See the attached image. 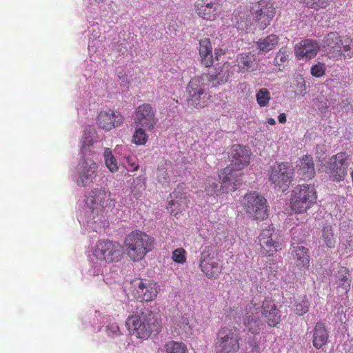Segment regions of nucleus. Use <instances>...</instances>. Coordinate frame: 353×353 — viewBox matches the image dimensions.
Returning a JSON list of instances; mask_svg holds the SVG:
<instances>
[{
	"label": "nucleus",
	"mask_w": 353,
	"mask_h": 353,
	"mask_svg": "<svg viewBox=\"0 0 353 353\" xmlns=\"http://www.w3.org/2000/svg\"><path fill=\"white\" fill-rule=\"evenodd\" d=\"M86 205L96 214L103 213L105 210L112 209L115 205V201L111 198L110 192L105 188H95L88 192L85 201Z\"/></svg>",
	"instance_id": "11"
},
{
	"label": "nucleus",
	"mask_w": 353,
	"mask_h": 353,
	"mask_svg": "<svg viewBox=\"0 0 353 353\" xmlns=\"http://www.w3.org/2000/svg\"><path fill=\"white\" fill-rule=\"evenodd\" d=\"M146 188V177L143 175L134 178L130 185L131 193L135 198L141 196L142 192Z\"/></svg>",
	"instance_id": "31"
},
{
	"label": "nucleus",
	"mask_w": 353,
	"mask_h": 353,
	"mask_svg": "<svg viewBox=\"0 0 353 353\" xmlns=\"http://www.w3.org/2000/svg\"><path fill=\"white\" fill-rule=\"evenodd\" d=\"M256 99L260 107H265L270 101V93L267 88L259 89L256 94Z\"/></svg>",
	"instance_id": "41"
},
{
	"label": "nucleus",
	"mask_w": 353,
	"mask_h": 353,
	"mask_svg": "<svg viewBox=\"0 0 353 353\" xmlns=\"http://www.w3.org/2000/svg\"><path fill=\"white\" fill-rule=\"evenodd\" d=\"M125 325L130 334L138 339H147L152 333H159L161 329V319L158 314L144 308L140 312L129 316Z\"/></svg>",
	"instance_id": "4"
},
{
	"label": "nucleus",
	"mask_w": 353,
	"mask_h": 353,
	"mask_svg": "<svg viewBox=\"0 0 353 353\" xmlns=\"http://www.w3.org/2000/svg\"><path fill=\"white\" fill-rule=\"evenodd\" d=\"M350 161V156L345 152L333 155L326 167V172L330 179L336 182L343 181L347 175Z\"/></svg>",
	"instance_id": "13"
},
{
	"label": "nucleus",
	"mask_w": 353,
	"mask_h": 353,
	"mask_svg": "<svg viewBox=\"0 0 353 353\" xmlns=\"http://www.w3.org/2000/svg\"><path fill=\"white\" fill-rule=\"evenodd\" d=\"M248 14L245 7H240L233 14L238 25L244 24L245 27L255 25L260 30L265 29L276 14L273 3L270 0H261L252 3Z\"/></svg>",
	"instance_id": "2"
},
{
	"label": "nucleus",
	"mask_w": 353,
	"mask_h": 353,
	"mask_svg": "<svg viewBox=\"0 0 353 353\" xmlns=\"http://www.w3.org/2000/svg\"><path fill=\"white\" fill-rule=\"evenodd\" d=\"M201 63L206 68H210L213 64V55L212 51L205 52L203 53H199Z\"/></svg>",
	"instance_id": "46"
},
{
	"label": "nucleus",
	"mask_w": 353,
	"mask_h": 353,
	"mask_svg": "<svg viewBox=\"0 0 353 353\" xmlns=\"http://www.w3.org/2000/svg\"><path fill=\"white\" fill-rule=\"evenodd\" d=\"M310 302L305 294L298 297L294 303V312L299 316H303L309 311Z\"/></svg>",
	"instance_id": "33"
},
{
	"label": "nucleus",
	"mask_w": 353,
	"mask_h": 353,
	"mask_svg": "<svg viewBox=\"0 0 353 353\" xmlns=\"http://www.w3.org/2000/svg\"><path fill=\"white\" fill-rule=\"evenodd\" d=\"M225 54V51L221 48H215L214 55L216 60H219V57Z\"/></svg>",
	"instance_id": "52"
},
{
	"label": "nucleus",
	"mask_w": 353,
	"mask_h": 353,
	"mask_svg": "<svg viewBox=\"0 0 353 353\" xmlns=\"http://www.w3.org/2000/svg\"><path fill=\"white\" fill-rule=\"evenodd\" d=\"M199 53L212 51L211 41L208 38H204L199 41Z\"/></svg>",
	"instance_id": "47"
},
{
	"label": "nucleus",
	"mask_w": 353,
	"mask_h": 353,
	"mask_svg": "<svg viewBox=\"0 0 353 353\" xmlns=\"http://www.w3.org/2000/svg\"><path fill=\"white\" fill-rule=\"evenodd\" d=\"M319 49L320 46L316 41L304 39L296 45L294 52L299 59H310L316 57Z\"/></svg>",
	"instance_id": "23"
},
{
	"label": "nucleus",
	"mask_w": 353,
	"mask_h": 353,
	"mask_svg": "<svg viewBox=\"0 0 353 353\" xmlns=\"http://www.w3.org/2000/svg\"><path fill=\"white\" fill-rule=\"evenodd\" d=\"M322 239L324 244L330 248L336 245V239L331 225H325L322 229Z\"/></svg>",
	"instance_id": "38"
},
{
	"label": "nucleus",
	"mask_w": 353,
	"mask_h": 353,
	"mask_svg": "<svg viewBox=\"0 0 353 353\" xmlns=\"http://www.w3.org/2000/svg\"><path fill=\"white\" fill-rule=\"evenodd\" d=\"M232 164L222 170L223 187L226 190H236L241 184V170L250 163V150L239 144L233 145L230 149Z\"/></svg>",
	"instance_id": "3"
},
{
	"label": "nucleus",
	"mask_w": 353,
	"mask_h": 353,
	"mask_svg": "<svg viewBox=\"0 0 353 353\" xmlns=\"http://www.w3.org/2000/svg\"><path fill=\"white\" fill-rule=\"evenodd\" d=\"M106 332L110 337H117L121 334L120 328L116 323H112L107 325Z\"/></svg>",
	"instance_id": "48"
},
{
	"label": "nucleus",
	"mask_w": 353,
	"mask_h": 353,
	"mask_svg": "<svg viewBox=\"0 0 353 353\" xmlns=\"http://www.w3.org/2000/svg\"><path fill=\"white\" fill-rule=\"evenodd\" d=\"M353 243V239L352 236H350L348 239H346L344 241H342L340 244V247L342 248L345 252V253H348L351 250L352 244Z\"/></svg>",
	"instance_id": "49"
},
{
	"label": "nucleus",
	"mask_w": 353,
	"mask_h": 353,
	"mask_svg": "<svg viewBox=\"0 0 353 353\" xmlns=\"http://www.w3.org/2000/svg\"><path fill=\"white\" fill-rule=\"evenodd\" d=\"M222 170L219 174V177L221 180V186L219 188L218 184L214 181V179H208V183L206 185L207 189L210 191L213 192L216 196L221 195L223 194H227L230 192H234V190H226L225 188H223V177Z\"/></svg>",
	"instance_id": "36"
},
{
	"label": "nucleus",
	"mask_w": 353,
	"mask_h": 353,
	"mask_svg": "<svg viewBox=\"0 0 353 353\" xmlns=\"http://www.w3.org/2000/svg\"><path fill=\"white\" fill-rule=\"evenodd\" d=\"M269 180L275 187L287 189L294 177V170L288 162L276 163L269 170Z\"/></svg>",
	"instance_id": "14"
},
{
	"label": "nucleus",
	"mask_w": 353,
	"mask_h": 353,
	"mask_svg": "<svg viewBox=\"0 0 353 353\" xmlns=\"http://www.w3.org/2000/svg\"><path fill=\"white\" fill-rule=\"evenodd\" d=\"M261 254L272 256L281 249V243L274 228L268 227L262 230L259 237Z\"/></svg>",
	"instance_id": "17"
},
{
	"label": "nucleus",
	"mask_w": 353,
	"mask_h": 353,
	"mask_svg": "<svg viewBox=\"0 0 353 353\" xmlns=\"http://www.w3.org/2000/svg\"><path fill=\"white\" fill-rule=\"evenodd\" d=\"M158 121L156 110L150 103H144L135 108L134 123L136 126L144 127L150 131L155 128Z\"/></svg>",
	"instance_id": "16"
},
{
	"label": "nucleus",
	"mask_w": 353,
	"mask_h": 353,
	"mask_svg": "<svg viewBox=\"0 0 353 353\" xmlns=\"http://www.w3.org/2000/svg\"><path fill=\"white\" fill-rule=\"evenodd\" d=\"M86 132H84V136L83 137V142H82V148L81 150L84 149L85 147H90L93 145V140L91 137H85Z\"/></svg>",
	"instance_id": "51"
},
{
	"label": "nucleus",
	"mask_w": 353,
	"mask_h": 353,
	"mask_svg": "<svg viewBox=\"0 0 353 353\" xmlns=\"http://www.w3.org/2000/svg\"><path fill=\"white\" fill-rule=\"evenodd\" d=\"M291 254L298 270L305 271L309 269L310 256L308 248L303 245L293 246Z\"/></svg>",
	"instance_id": "24"
},
{
	"label": "nucleus",
	"mask_w": 353,
	"mask_h": 353,
	"mask_svg": "<svg viewBox=\"0 0 353 353\" xmlns=\"http://www.w3.org/2000/svg\"><path fill=\"white\" fill-rule=\"evenodd\" d=\"M241 340L240 330L234 325H224L217 332L214 343L216 353H237Z\"/></svg>",
	"instance_id": "6"
},
{
	"label": "nucleus",
	"mask_w": 353,
	"mask_h": 353,
	"mask_svg": "<svg viewBox=\"0 0 353 353\" xmlns=\"http://www.w3.org/2000/svg\"><path fill=\"white\" fill-rule=\"evenodd\" d=\"M342 45L341 37L336 32H331L327 34L322 41L323 50L330 57L336 59H339L341 46Z\"/></svg>",
	"instance_id": "22"
},
{
	"label": "nucleus",
	"mask_w": 353,
	"mask_h": 353,
	"mask_svg": "<svg viewBox=\"0 0 353 353\" xmlns=\"http://www.w3.org/2000/svg\"><path fill=\"white\" fill-rule=\"evenodd\" d=\"M123 121V116L119 112L111 109L101 110L97 118L99 127L105 131L121 126Z\"/></svg>",
	"instance_id": "20"
},
{
	"label": "nucleus",
	"mask_w": 353,
	"mask_h": 353,
	"mask_svg": "<svg viewBox=\"0 0 353 353\" xmlns=\"http://www.w3.org/2000/svg\"><path fill=\"white\" fill-rule=\"evenodd\" d=\"M242 204L245 212L255 220H264L268 216L267 201L256 192L246 194Z\"/></svg>",
	"instance_id": "12"
},
{
	"label": "nucleus",
	"mask_w": 353,
	"mask_h": 353,
	"mask_svg": "<svg viewBox=\"0 0 353 353\" xmlns=\"http://www.w3.org/2000/svg\"><path fill=\"white\" fill-rule=\"evenodd\" d=\"M279 43V37L274 34L261 38L256 42V48L263 53L272 50Z\"/></svg>",
	"instance_id": "29"
},
{
	"label": "nucleus",
	"mask_w": 353,
	"mask_h": 353,
	"mask_svg": "<svg viewBox=\"0 0 353 353\" xmlns=\"http://www.w3.org/2000/svg\"><path fill=\"white\" fill-rule=\"evenodd\" d=\"M289 52L286 48H281L276 53L274 62L276 65L281 66L288 61Z\"/></svg>",
	"instance_id": "44"
},
{
	"label": "nucleus",
	"mask_w": 353,
	"mask_h": 353,
	"mask_svg": "<svg viewBox=\"0 0 353 353\" xmlns=\"http://www.w3.org/2000/svg\"><path fill=\"white\" fill-rule=\"evenodd\" d=\"M267 123L271 125H274L276 124V121H275L274 119H273V118L268 119Z\"/></svg>",
	"instance_id": "54"
},
{
	"label": "nucleus",
	"mask_w": 353,
	"mask_h": 353,
	"mask_svg": "<svg viewBox=\"0 0 353 353\" xmlns=\"http://www.w3.org/2000/svg\"><path fill=\"white\" fill-rule=\"evenodd\" d=\"M134 296L141 302L154 301L160 291V285L155 281L148 279H135L133 282Z\"/></svg>",
	"instance_id": "15"
},
{
	"label": "nucleus",
	"mask_w": 353,
	"mask_h": 353,
	"mask_svg": "<svg viewBox=\"0 0 353 353\" xmlns=\"http://www.w3.org/2000/svg\"><path fill=\"white\" fill-rule=\"evenodd\" d=\"M154 237L139 230L128 234L123 241L126 255L134 262L141 261L154 248Z\"/></svg>",
	"instance_id": "5"
},
{
	"label": "nucleus",
	"mask_w": 353,
	"mask_h": 353,
	"mask_svg": "<svg viewBox=\"0 0 353 353\" xmlns=\"http://www.w3.org/2000/svg\"><path fill=\"white\" fill-rule=\"evenodd\" d=\"M296 172L303 180L314 176L315 169L313 158L310 155H305L296 162Z\"/></svg>",
	"instance_id": "25"
},
{
	"label": "nucleus",
	"mask_w": 353,
	"mask_h": 353,
	"mask_svg": "<svg viewBox=\"0 0 353 353\" xmlns=\"http://www.w3.org/2000/svg\"><path fill=\"white\" fill-rule=\"evenodd\" d=\"M93 255L100 261L113 263L121 260L123 251L118 241L99 240L94 247Z\"/></svg>",
	"instance_id": "9"
},
{
	"label": "nucleus",
	"mask_w": 353,
	"mask_h": 353,
	"mask_svg": "<svg viewBox=\"0 0 353 353\" xmlns=\"http://www.w3.org/2000/svg\"><path fill=\"white\" fill-rule=\"evenodd\" d=\"M216 256V248L212 245L205 246L201 252L199 267L208 279H217L222 272Z\"/></svg>",
	"instance_id": "10"
},
{
	"label": "nucleus",
	"mask_w": 353,
	"mask_h": 353,
	"mask_svg": "<svg viewBox=\"0 0 353 353\" xmlns=\"http://www.w3.org/2000/svg\"><path fill=\"white\" fill-rule=\"evenodd\" d=\"M308 8L315 10L325 9L330 5L329 0H301Z\"/></svg>",
	"instance_id": "42"
},
{
	"label": "nucleus",
	"mask_w": 353,
	"mask_h": 353,
	"mask_svg": "<svg viewBox=\"0 0 353 353\" xmlns=\"http://www.w3.org/2000/svg\"><path fill=\"white\" fill-rule=\"evenodd\" d=\"M144 127L137 126L132 137V142L137 145H145L149 139V135L147 134Z\"/></svg>",
	"instance_id": "32"
},
{
	"label": "nucleus",
	"mask_w": 353,
	"mask_h": 353,
	"mask_svg": "<svg viewBox=\"0 0 353 353\" xmlns=\"http://www.w3.org/2000/svg\"><path fill=\"white\" fill-rule=\"evenodd\" d=\"M94 1L97 3H103V2L105 1L106 0H94Z\"/></svg>",
	"instance_id": "55"
},
{
	"label": "nucleus",
	"mask_w": 353,
	"mask_h": 353,
	"mask_svg": "<svg viewBox=\"0 0 353 353\" xmlns=\"http://www.w3.org/2000/svg\"><path fill=\"white\" fill-rule=\"evenodd\" d=\"M126 163L132 168V171H137L139 168V164L136 163L134 159L130 156L125 157Z\"/></svg>",
	"instance_id": "50"
},
{
	"label": "nucleus",
	"mask_w": 353,
	"mask_h": 353,
	"mask_svg": "<svg viewBox=\"0 0 353 353\" xmlns=\"http://www.w3.org/2000/svg\"><path fill=\"white\" fill-rule=\"evenodd\" d=\"M187 105L190 108L200 109L206 107L211 95L208 92V84L201 76L192 78L188 83Z\"/></svg>",
	"instance_id": "7"
},
{
	"label": "nucleus",
	"mask_w": 353,
	"mask_h": 353,
	"mask_svg": "<svg viewBox=\"0 0 353 353\" xmlns=\"http://www.w3.org/2000/svg\"><path fill=\"white\" fill-rule=\"evenodd\" d=\"M262 318L270 327H275L281 320V312L275 301L270 297H265L259 305L253 299L246 312L245 324L253 334L259 332L262 325Z\"/></svg>",
	"instance_id": "1"
},
{
	"label": "nucleus",
	"mask_w": 353,
	"mask_h": 353,
	"mask_svg": "<svg viewBox=\"0 0 353 353\" xmlns=\"http://www.w3.org/2000/svg\"><path fill=\"white\" fill-rule=\"evenodd\" d=\"M97 164L92 160H83L79 165L77 183L79 186H88L94 182L97 174Z\"/></svg>",
	"instance_id": "21"
},
{
	"label": "nucleus",
	"mask_w": 353,
	"mask_h": 353,
	"mask_svg": "<svg viewBox=\"0 0 353 353\" xmlns=\"http://www.w3.org/2000/svg\"><path fill=\"white\" fill-rule=\"evenodd\" d=\"M255 58L250 53H241L236 59L239 72L254 71Z\"/></svg>",
	"instance_id": "30"
},
{
	"label": "nucleus",
	"mask_w": 353,
	"mask_h": 353,
	"mask_svg": "<svg viewBox=\"0 0 353 353\" xmlns=\"http://www.w3.org/2000/svg\"><path fill=\"white\" fill-rule=\"evenodd\" d=\"M164 353H188L186 345L182 342L170 341L164 345Z\"/></svg>",
	"instance_id": "35"
},
{
	"label": "nucleus",
	"mask_w": 353,
	"mask_h": 353,
	"mask_svg": "<svg viewBox=\"0 0 353 353\" xmlns=\"http://www.w3.org/2000/svg\"><path fill=\"white\" fill-rule=\"evenodd\" d=\"M278 119H279V123H286V121H287L286 114L285 113H281L278 117Z\"/></svg>",
	"instance_id": "53"
},
{
	"label": "nucleus",
	"mask_w": 353,
	"mask_h": 353,
	"mask_svg": "<svg viewBox=\"0 0 353 353\" xmlns=\"http://www.w3.org/2000/svg\"><path fill=\"white\" fill-rule=\"evenodd\" d=\"M185 184L180 183L170 194L167 209L171 215L176 216L188 208V200L185 192Z\"/></svg>",
	"instance_id": "18"
},
{
	"label": "nucleus",
	"mask_w": 353,
	"mask_h": 353,
	"mask_svg": "<svg viewBox=\"0 0 353 353\" xmlns=\"http://www.w3.org/2000/svg\"><path fill=\"white\" fill-rule=\"evenodd\" d=\"M334 283L341 288L345 294L350 290L352 279L350 270L347 267H340L334 274Z\"/></svg>",
	"instance_id": "28"
},
{
	"label": "nucleus",
	"mask_w": 353,
	"mask_h": 353,
	"mask_svg": "<svg viewBox=\"0 0 353 353\" xmlns=\"http://www.w3.org/2000/svg\"><path fill=\"white\" fill-rule=\"evenodd\" d=\"M197 14L205 20L213 21L218 16L216 4L208 0H198L194 5Z\"/></svg>",
	"instance_id": "26"
},
{
	"label": "nucleus",
	"mask_w": 353,
	"mask_h": 353,
	"mask_svg": "<svg viewBox=\"0 0 353 353\" xmlns=\"http://www.w3.org/2000/svg\"><path fill=\"white\" fill-rule=\"evenodd\" d=\"M172 259L176 263L183 264L187 260V252L183 248H176L172 252Z\"/></svg>",
	"instance_id": "43"
},
{
	"label": "nucleus",
	"mask_w": 353,
	"mask_h": 353,
	"mask_svg": "<svg viewBox=\"0 0 353 353\" xmlns=\"http://www.w3.org/2000/svg\"><path fill=\"white\" fill-rule=\"evenodd\" d=\"M232 74L230 63L225 62L215 67L210 72L202 74L201 77H203L208 84L212 83V86L216 87L226 83Z\"/></svg>",
	"instance_id": "19"
},
{
	"label": "nucleus",
	"mask_w": 353,
	"mask_h": 353,
	"mask_svg": "<svg viewBox=\"0 0 353 353\" xmlns=\"http://www.w3.org/2000/svg\"><path fill=\"white\" fill-rule=\"evenodd\" d=\"M103 157L106 167L112 172H116L119 170L117 161L112 154L110 148H105L103 152Z\"/></svg>",
	"instance_id": "37"
},
{
	"label": "nucleus",
	"mask_w": 353,
	"mask_h": 353,
	"mask_svg": "<svg viewBox=\"0 0 353 353\" xmlns=\"http://www.w3.org/2000/svg\"><path fill=\"white\" fill-rule=\"evenodd\" d=\"M317 199L316 191L314 185L309 184L299 185L292 191L290 199L292 210L296 213L306 212Z\"/></svg>",
	"instance_id": "8"
},
{
	"label": "nucleus",
	"mask_w": 353,
	"mask_h": 353,
	"mask_svg": "<svg viewBox=\"0 0 353 353\" xmlns=\"http://www.w3.org/2000/svg\"><path fill=\"white\" fill-rule=\"evenodd\" d=\"M167 162L163 161L159 164L157 169V180L162 185H169L170 180L167 170Z\"/></svg>",
	"instance_id": "34"
},
{
	"label": "nucleus",
	"mask_w": 353,
	"mask_h": 353,
	"mask_svg": "<svg viewBox=\"0 0 353 353\" xmlns=\"http://www.w3.org/2000/svg\"><path fill=\"white\" fill-rule=\"evenodd\" d=\"M352 39H347L343 41V45L341 46L340 58L352 59L353 58V43Z\"/></svg>",
	"instance_id": "40"
},
{
	"label": "nucleus",
	"mask_w": 353,
	"mask_h": 353,
	"mask_svg": "<svg viewBox=\"0 0 353 353\" xmlns=\"http://www.w3.org/2000/svg\"><path fill=\"white\" fill-rule=\"evenodd\" d=\"M174 327L179 334L188 333L191 330L188 318L185 316L176 318L174 321Z\"/></svg>",
	"instance_id": "39"
},
{
	"label": "nucleus",
	"mask_w": 353,
	"mask_h": 353,
	"mask_svg": "<svg viewBox=\"0 0 353 353\" xmlns=\"http://www.w3.org/2000/svg\"><path fill=\"white\" fill-rule=\"evenodd\" d=\"M325 70L326 68L325 63L319 62L311 67V74L312 76L319 78L325 74Z\"/></svg>",
	"instance_id": "45"
},
{
	"label": "nucleus",
	"mask_w": 353,
	"mask_h": 353,
	"mask_svg": "<svg viewBox=\"0 0 353 353\" xmlns=\"http://www.w3.org/2000/svg\"><path fill=\"white\" fill-rule=\"evenodd\" d=\"M329 332L325 323L317 322L313 330L312 344L316 349H320L327 343Z\"/></svg>",
	"instance_id": "27"
}]
</instances>
